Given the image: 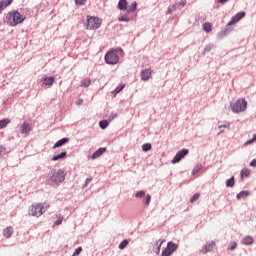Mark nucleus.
Here are the masks:
<instances>
[{"mask_svg": "<svg viewBox=\"0 0 256 256\" xmlns=\"http://www.w3.org/2000/svg\"><path fill=\"white\" fill-rule=\"evenodd\" d=\"M50 205L47 202L34 203L28 209V215L31 217H41L48 209Z\"/></svg>", "mask_w": 256, "mask_h": 256, "instance_id": "f257e3e1", "label": "nucleus"}, {"mask_svg": "<svg viewBox=\"0 0 256 256\" xmlns=\"http://www.w3.org/2000/svg\"><path fill=\"white\" fill-rule=\"evenodd\" d=\"M123 54V49L115 48L111 49L105 55V61L108 65H117L119 63V55Z\"/></svg>", "mask_w": 256, "mask_h": 256, "instance_id": "f03ea898", "label": "nucleus"}, {"mask_svg": "<svg viewBox=\"0 0 256 256\" xmlns=\"http://www.w3.org/2000/svg\"><path fill=\"white\" fill-rule=\"evenodd\" d=\"M102 23L103 20L94 16H88L86 20V29L89 31H95L101 27Z\"/></svg>", "mask_w": 256, "mask_h": 256, "instance_id": "7ed1b4c3", "label": "nucleus"}, {"mask_svg": "<svg viewBox=\"0 0 256 256\" xmlns=\"http://www.w3.org/2000/svg\"><path fill=\"white\" fill-rule=\"evenodd\" d=\"M52 175L50 177V181L54 183V185H61L63 181H65V171L59 169V170H53Z\"/></svg>", "mask_w": 256, "mask_h": 256, "instance_id": "20e7f679", "label": "nucleus"}, {"mask_svg": "<svg viewBox=\"0 0 256 256\" xmlns=\"http://www.w3.org/2000/svg\"><path fill=\"white\" fill-rule=\"evenodd\" d=\"M8 19L10 20L11 27H16L19 23H23L25 21V17L21 15L18 11H13L8 14Z\"/></svg>", "mask_w": 256, "mask_h": 256, "instance_id": "39448f33", "label": "nucleus"}, {"mask_svg": "<svg viewBox=\"0 0 256 256\" xmlns=\"http://www.w3.org/2000/svg\"><path fill=\"white\" fill-rule=\"evenodd\" d=\"M127 5V0H119L118 9L120 11H126L127 15H129V13H133L137 9V2L135 1L129 7H127Z\"/></svg>", "mask_w": 256, "mask_h": 256, "instance_id": "423d86ee", "label": "nucleus"}, {"mask_svg": "<svg viewBox=\"0 0 256 256\" xmlns=\"http://www.w3.org/2000/svg\"><path fill=\"white\" fill-rule=\"evenodd\" d=\"M231 107L233 113H243L247 109V100L240 98Z\"/></svg>", "mask_w": 256, "mask_h": 256, "instance_id": "0eeeda50", "label": "nucleus"}, {"mask_svg": "<svg viewBox=\"0 0 256 256\" xmlns=\"http://www.w3.org/2000/svg\"><path fill=\"white\" fill-rule=\"evenodd\" d=\"M215 247H217V244L215 243V241H211L202 246V248L200 249V253L206 255V253H211L212 251H215Z\"/></svg>", "mask_w": 256, "mask_h": 256, "instance_id": "6e6552de", "label": "nucleus"}, {"mask_svg": "<svg viewBox=\"0 0 256 256\" xmlns=\"http://www.w3.org/2000/svg\"><path fill=\"white\" fill-rule=\"evenodd\" d=\"M189 150L188 149H182L179 152H177V154L175 155L174 159L172 160V163H179V161H181V159H183V157H185V155H188Z\"/></svg>", "mask_w": 256, "mask_h": 256, "instance_id": "1a4fd4ad", "label": "nucleus"}, {"mask_svg": "<svg viewBox=\"0 0 256 256\" xmlns=\"http://www.w3.org/2000/svg\"><path fill=\"white\" fill-rule=\"evenodd\" d=\"M243 17H245V12H238L235 16L232 17L231 21H229L227 25H235V23H239Z\"/></svg>", "mask_w": 256, "mask_h": 256, "instance_id": "9d476101", "label": "nucleus"}, {"mask_svg": "<svg viewBox=\"0 0 256 256\" xmlns=\"http://www.w3.org/2000/svg\"><path fill=\"white\" fill-rule=\"evenodd\" d=\"M22 135H29L31 133V125L28 122H24L20 126Z\"/></svg>", "mask_w": 256, "mask_h": 256, "instance_id": "9b49d317", "label": "nucleus"}, {"mask_svg": "<svg viewBox=\"0 0 256 256\" xmlns=\"http://www.w3.org/2000/svg\"><path fill=\"white\" fill-rule=\"evenodd\" d=\"M151 73H152L151 69L149 68L142 70L140 72L142 81H149V79L151 78Z\"/></svg>", "mask_w": 256, "mask_h": 256, "instance_id": "f8f14e48", "label": "nucleus"}, {"mask_svg": "<svg viewBox=\"0 0 256 256\" xmlns=\"http://www.w3.org/2000/svg\"><path fill=\"white\" fill-rule=\"evenodd\" d=\"M12 3L13 0H0V13H3Z\"/></svg>", "mask_w": 256, "mask_h": 256, "instance_id": "ddd939ff", "label": "nucleus"}, {"mask_svg": "<svg viewBox=\"0 0 256 256\" xmlns=\"http://www.w3.org/2000/svg\"><path fill=\"white\" fill-rule=\"evenodd\" d=\"M185 5H187V1L182 0V1L179 2V3L170 6V7L168 8V12H169V13H172V11H175V8H176V7H185Z\"/></svg>", "mask_w": 256, "mask_h": 256, "instance_id": "4468645a", "label": "nucleus"}, {"mask_svg": "<svg viewBox=\"0 0 256 256\" xmlns=\"http://www.w3.org/2000/svg\"><path fill=\"white\" fill-rule=\"evenodd\" d=\"M66 143H69V138H62L54 144L53 149H57L58 147H63V145H65Z\"/></svg>", "mask_w": 256, "mask_h": 256, "instance_id": "2eb2a0df", "label": "nucleus"}, {"mask_svg": "<svg viewBox=\"0 0 256 256\" xmlns=\"http://www.w3.org/2000/svg\"><path fill=\"white\" fill-rule=\"evenodd\" d=\"M105 151H107V148H99L92 154V159H99V157H101Z\"/></svg>", "mask_w": 256, "mask_h": 256, "instance_id": "dca6fc26", "label": "nucleus"}, {"mask_svg": "<svg viewBox=\"0 0 256 256\" xmlns=\"http://www.w3.org/2000/svg\"><path fill=\"white\" fill-rule=\"evenodd\" d=\"M178 248L179 246L173 242H168L166 246V249H168V251L172 254L175 253V251H177Z\"/></svg>", "mask_w": 256, "mask_h": 256, "instance_id": "f3484780", "label": "nucleus"}, {"mask_svg": "<svg viewBox=\"0 0 256 256\" xmlns=\"http://www.w3.org/2000/svg\"><path fill=\"white\" fill-rule=\"evenodd\" d=\"M3 235H4V237H6V239L11 238V235H13V227L9 226L6 229H4Z\"/></svg>", "mask_w": 256, "mask_h": 256, "instance_id": "a211bd4d", "label": "nucleus"}, {"mask_svg": "<svg viewBox=\"0 0 256 256\" xmlns=\"http://www.w3.org/2000/svg\"><path fill=\"white\" fill-rule=\"evenodd\" d=\"M65 157H67V152H61L60 154L52 157V161H59L61 159H65Z\"/></svg>", "mask_w": 256, "mask_h": 256, "instance_id": "6ab92c4d", "label": "nucleus"}, {"mask_svg": "<svg viewBox=\"0 0 256 256\" xmlns=\"http://www.w3.org/2000/svg\"><path fill=\"white\" fill-rule=\"evenodd\" d=\"M243 245H253V237L246 236L242 240Z\"/></svg>", "mask_w": 256, "mask_h": 256, "instance_id": "aec40b11", "label": "nucleus"}, {"mask_svg": "<svg viewBox=\"0 0 256 256\" xmlns=\"http://www.w3.org/2000/svg\"><path fill=\"white\" fill-rule=\"evenodd\" d=\"M9 123H11L10 119L0 120V129H5V127H7Z\"/></svg>", "mask_w": 256, "mask_h": 256, "instance_id": "412c9836", "label": "nucleus"}, {"mask_svg": "<svg viewBox=\"0 0 256 256\" xmlns=\"http://www.w3.org/2000/svg\"><path fill=\"white\" fill-rule=\"evenodd\" d=\"M246 197H249V191H241L237 194V199H245Z\"/></svg>", "mask_w": 256, "mask_h": 256, "instance_id": "4be33fe9", "label": "nucleus"}, {"mask_svg": "<svg viewBox=\"0 0 256 256\" xmlns=\"http://www.w3.org/2000/svg\"><path fill=\"white\" fill-rule=\"evenodd\" d=\"M203 31H205L206 33H211V31H212L211 23H209V22L204 23Z\"/></svg>", "mask_w": 256, "mask_h": 256, "instance_id": "5701e85b", "label": "nucleus"}, {"mask_svg": "<svg viewBox=\"0 0 256 256\" xmlns=\"http://www.w3.org/2000/svg\"><path fill=\"white\" fill-rule=\"evenodd\" d=\"M53 83H55L54 77H46L44 79V85H53Z\"/></svg>", "mask_w": 256, "mask_h": 256, "instance_id": "b1692460", "label": "nucleus"}, {"mask_svg": "<svg viewBox=\"0 0 256 256\" xmlns=\"http://www.w3.org/2000/svg\"><path fill=\"white\" fill-rule=\"evenodd\" d=\"M240 175L241 177H249V175H251V170L244 168L241 170Z\"/></svg>", "mask_w": 256, "mask_h": 256, "instance_id": "393cba45", "label": "nucleus"}, {"mask_svg": "<svg viewBox=\"0 0 256 256\" xmlns=\"http://www.w3.org/2000/svg\"><path fill=\"white\" fill-rule=\"evenodd\" d=\"M122 89H125V84L118 86V87L112 92L113 95H114V97L117 96L118 93H121V90H122Z\"/></svg>", "mask_w": 256, "mask_h": 256, "instance_id": "a878e982", "label": "nucleus"}, {"mask_svg": "<svg viewBox=\"0 0 256 256\" xmlns=\"http://www.w3.org/2000/svg\"><path fill=\"white\" fill-rule=\"evenodd\" d=\"M99 125L101 129H107V127H109V122L107 120H102L99 122Z\"/></svg>", "mask_w": 256, "mask_h": 256, "instance_id": "bb28decb", "label": "nucleus"}, {"mask_svg": "<svg viewBox=\"0 0 256 256\" xmlns=\"http://www.w3.org/2000/svg\"><path fill=\"white\" fill-rule=\"evenodd\" d=\"M235 185V177H232L226 181V187H233Z\"/></svg>", "mask_w": 256, "mask_h": 256, "instance_id": "cd10ccee", "label": "nucleus"}, {"mask_svg": "<svg viewBox=\"0 0 256 256\" xmlns=\"http://www.w3.org/2000/svg\"><path fill=\"white\" fill-rule=\"evenodd\" d=\"M135 197L137 199H143V197H145V191L140 190V191L136 192Z\"/></svg>", "mask_w": 256, "mask_h": 256, "instance_id": "c85d7f7f", "label": "nucleus"}, {"mask_svg": "<svg viewBox=\"0 0 256 256\" xmlns=\"http://www.w3.org/2000/svg\"><path fill=\"white\" fill-rule=\"evenodd\" d=\"M199 197H201L200 193H195L192 198L190 199V203H195V201L199 200Z\"/></svg>", "mask_w": 256, "mask_h": 256, "instance_id": "c756f323", "label": "nucleus"}, {"mask_svg": "<svg viewBox=\"0 0 256 256\" xmlns=\"http://www.w3.org/2000/svg\"><path fill=\"white\" fill-rule=\"evenodd\" d=\"M56 221L54 222V224L56 225H61V223H63V215L59 214L56 216Z\"/></svg>", "mask_w": 256, "mask_h": 256, "instance_id": "7c9ffc66", "label": "nucleus"}, {"mask_svg": "<svg viewBox=\"0 0 256 256\" xmlns=\"http://www.w3.org/2000/svg\"><path fill=\"white\" fill-rule=\"evenodd\" d=\"M127 245H129V241H128V240H123V241L119 244V249L123 250V249H125V247H127Z\"/></svg>", "mask_w": 256, "mask_h": 256, "instance_id": "2f4dec72", "label": "nucleus"}, {"mask_svg": "<svg viewBox=\"0 0 256 256\" xmlns=\"http://www.w3.org/2000/svg\"><path fill=\"white\" fill-rule=\"evenodd\" d=\"M118 21H124V22H126V23H129V21H131V19H130L129 16H127V14H126V15H124V16L119 17V18H118Z\"/></svg>", "mask_w": 256, "mask_h": 256, "instance_id": "473e14b6", "label": "nucleus"}, {"mask_svg": "<svg viewBox=\"0 0 256 256\" xmlns=\"http://www.w3.org/2000/svg\"><path fill=\"white\" fill-rule=\"evenodd\" d=\"M142 150L147 152V151H151V144L150 143H146L142 146Z\"/></svg>", "mask_w": 256, "mask_h": 256, "instance_id": "72a5a7b5", "label": "nucleus"}, {"mask_svg": "<svg viewBox=\"0 0 256 256\" xmlns=\"http://www.w3.org/2000/svg\"><path fill=\"white\" fill-rule=\"evenodd\" d=\"M144 205H149L151 203V195H146V197L143 200Z\"/></svg>", "mask_w": 256, "mask_h": 256, "instance_id": "f704fd0d", "label": "nucleus"}, {"mask_svg": "<svg viewBox=\"0 0 256 256\" xmlns=\"http://www.w3.org/2000/svg\"><path fill=\"white\" fill-rule=\"evenodd\" d=\"M91 85V80L90 79H84L82 81V87H89Z\"/></svg>", "mask_w": 256, "mask_h": 256, "instance_id": "c9c22d12", "label": "nucleus"}, {"mask_svg": "<svg viewBox=\"0 0 256 256\" xmlns=\"http://www.w3.org/2000/svg\"><path fill=\"white\" fill-rule=\"evenodd\" d=\"M81 251H83L82 247H78L75 252L72 254V256H79L81 255Z\"/></svg>", "mask_w": 256, "mask_h": 256, "instance_id": "e433bc0d", "label": "nucleus"}, {"mask_svg": "<svg viewBox=\"0 0 256 256\" xmlns=\"http://www.w3.org/2000/svg\"><path fill=\"white\" fill-rule=\"evenodd\" d=\"M236 247H237V242H231L230 246L228 247V249L230 251H234V249H236Z\"/></svg>", "mask_w": 256, "mask_h": 256, "instance_id": "4c0bfd02", "label": "nucleus"}, {"mask_svg": "<svg viewBox=\"0 0 256 256\" xmlns=\"http://www.w3.org/2000/svg\"><path fill=\"white\" fill-rule=\"evenodd\" d=\"M163 243H165V240H163V241L159 244V246H158V248H157V250H156V255H159V253H161V245H163Z\"/></svg>", "mask_w": 256, "mask_h": 256, "instance_id": "58836bf2", "label": "nucleus"}, {"mask_svg": "<svg viewBox=\"0 0 256 256\" xmlns=\"http://www.w3.org/2000/svg\"><path fill=\"white\" fill-rule=\"evenodd\" d=\"M87 0H75L76 5H85Z\"/></svg>", "mask_w": 256, "mask_h": 256, "instance_id": "ea45409f", "label": "nucleus"}, {"mask_svg": "<svg viewBox=\"0 0 256 256\" xmlns=\"http://www.w3.org/2000/svg\"><path fill=\"white\" fill-rule=\"evenodd\" d=\"M254 141H256V134L253 136V139L248 140L245 145H251V143H254Z\"/></svg>", "mask_w": 256, "mask_h": 256, "instance_id": "a19ab883", "label": "nucleus"}, {"mask_svg": "<svg viewBox=\"0 0 256 256\" xmlns=\"http://www.w3.org/2000/svg\"><path fill=\"white\" fill-rule=\"evenodd\" d=\"M7 151V148L4 146H0V155H5V152Z\"/></svg>", "mask_w": 256, "mask_h": 256, "instance_id": "79ce46f5", "label": "nucleus"}, {"mask_svg": "<svg viewBox=\"0 0 256 256\" xmlns=\"http://www.w3.org/2000/svg\"><path fill=\"white\" fill-rule=\"evenodd\" d=\"M91 181H93V178H87L84 187H87Z\"/></svg>", "mask_w": 256, "mask_h": 256, "instance_id": "37998d69", "label": "nucleus"}, {"mask_svg": "<svg viewBox=\"0 0 256 256\" xmlns=\"http://www.w3.org/2000/svg\"><path fill=\"white\" fill-rule=\"evenodd\" d=\"M211 49H213V46H207V47L204 49V53H207V52L211 51Z\"/></svg>", "mask_w": 256, "mask_h": 256, "instance_id": "c03bdc74", "label": "nucleus"}, {"mask_svg": "<svg viewBox=\"0 0 256 256\" xmlns=\"http://www.w3.org/2000/svg\"><path fill=\"white\" fill-rule=\"evenodd\" d=\"M250 167H256V159H253V160L250 162Z\"/></svg>", "mask_w": 256, "mask_h": 256, "instance_id": "a18cd8bd", "label": "nucleus"}, {"mask_svg": "<svg viewBox=\"0 0 256 256\" xmlns=\"http://www.w3.org/2000/svg\"><path fill=\"white\" fill-rule=\"evenodd\" d=\"M199 171H201V167L197 166L194 168L193 173H199Z\"/></svg>", "mask_w": 256, "mask_h": 256, "instance_id": "49530a36", "label": "nucleus"}, {"mask_svg": "<svg viewBox=\"0 0 256 256\" xmlns=\"http://www.w3.org/2000/svg\"><path fill=\"white\" fill-rule=\"evenodd\" d=\"M76 105H83V99H79V100L76 102Z\"/></svg>", "mask_w": 256, "mask_h": 256, "instance_id": "de8ad7c7", "label": "nucleus"}, {"mask_svg": "<svg viewBox=\"0 0 256 256\" xmlns=\"http://www.w3.org/2000/svg\"><path fill=\"white\" fill-rule=\"evenodd\" d=\"M227 1H229V0H218V3L224 4V3H227Z\"/></svg>", "mask_w": 256, "mask_h": 256, "instance_id": "09e8293b", "label": "nucleus"}, {"mask_svg": "<svg viewBox=\"0 0 256 256\" xmlns=\"http://www.w3.org/2000/svg\"><path fill=\"white\" fill-rule=\"evenodd\" d=\"M221 127H225V128H227V127H229V124H226V125L220 126V128H221Z\"/></svg>", "mask_w": 256, "mask_h": 256, "instance_id": "8fccbe9b", "label": "nucleus"}]
</instances>
